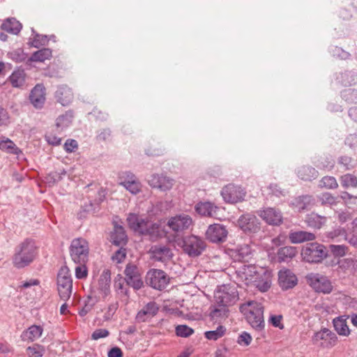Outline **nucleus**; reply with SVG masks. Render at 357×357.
Returning a JSON list of instances; mask_svg holds the SVG:
<instances>
[{"label":"nucleus","mask_w":357,"mask_h":357,"mask_svg":"<svg viewBox=\"0 0 357 357\" xmlns=\"http://www.w3.org/2000/svg\"><path fill=\"white\" fill-rule=\"evenodd\" d=\"M239 274L248 286L254 287L261 292L267 291L271 287L273 274L268 270L248 265L244 266Z\"/></svg>","instance_id":"obj_1"},{"label":"nucleus","mask_w":357,"mask_h":357,"mask_svg":"<svg viewBox=\"0 0 357 357\" xmlns=\"http://www.w3.org/2000/svg\"><path fill=\"white\" fill-rule=\"evenodd\" d=\"M240 312L251 327L257 331L264 328V307L255 301H248L240 305Z\"/></svg>","instance_id":"obj_2"},{"label":"nucleus","mask_w":357,"mask_h":357,"mask_svg":"<svg viewBox=\"0 0 357 357\" xmlns=\"http://www.w3.org/2000/svg\"><path fill=\"white\" fill-rule=\"evenodd\" d=\"M36 246L29 240L22 243L13 257V264L17 268H23L29 265L36 256Z\"/></svg>","instance_id":"obj_3"},{"label":"nucleus","mask_w":357,"mask_h":357,"mask_svg":"<svg viewBox=\"0 0 357 357\" xmlns=\"http://www.w3.org/2000/svg\"><path fill=\"white\" fill-rule=\"evenodd\" d=\"M303 259L308 263H320L328 256L326 248L317 242L306 244L301 250Z\"/></svg>","instance_id":"obj_4"},{"label":"nucleus","mask_w":357,"mask_h":357,"mask_svg":"<svg viewBox=\"0 0 357 357\" xmlns=\"http://www.w3.org/2000/svg\"><path fill=\"white\" fill-rule=\"evenodd\" d=\"M70 254L73 261L77 264H84L89 259V245L83 238H77L72 241Z\"/></svg>","instance_id":"obj_5"},{"label":"nucleus","mask_w":357,"mask_h":357,"mask_svg":"<svg viewBox=\"0 0 357 357\" xmlns=\"http://www.w3.org/2000/svg\"><path fill=\"white\" fill-rule=\"evenodd\" d=\"M130 228L142 234L153 236L158 234V226L151 222L139 218L137 215L130 213L127 218Z\"/></svg>","instance_id":"obj_6"},{"label":"nucleus","mask_w":357,"mask_h":357,"mask_svg":"<svg viewBox=\"0 0 357 357\" xmlns=\"http://www.w3.org/2000/svg\"><path fill=\"white\" fill-rule=\"evenodd\" d=\"M73 280L70 270L67 266H62L57 275V290L61 299L67 301L72 294Z\"/></svg>","instance_id":"obj_7"},{"label":"nucleus","mask_w":357,"mask_h":357,"mask_svg":"<svg viewBox=\"0 0 357 357\" xmlns=\"http://www.w3.org/2000/svg\"><path fill=\"white\" fill-rule=\"evenodd\" d=\"M308 284L317 293L329 294L333 289L332 282L326 275L310 273L306 276Z\"/></svg>","instance_id":"obj_8"},{"label":"nucleus","mask_w":357,"mask_h":357,"mask_svg":"<svg viewBox=\"0 0 357 357\" xmlns=\"http://www.w3.org/2000/svg\"><path fill=\"white\" fill-rule=\"evenodd\" d=\"M221 195L225 202L235 204L244 200L246 191L239 185L229 184L222 188Z\"/></svg>","instance_id":"obj_9"},{"label":"nucleus","mask_w":357,"mask_h":357,"mask_svg":"<svg viewBox=\"0 0 357 357\" xmlns=\"http://www.w3.org/2000/svg\"><path fill=\"white\" fill-rule=\"evenodd\" d=\"M183 251L189 256L197 257L201 255L205 249L204 241L196 236H190L183 241Z\"/></svg>","instance_id":"obj_10"},{"label":"nucleus","mask_w":357,"mask_h":357,"mask_svg":"<svg viewBox=\"0 0 357 357\" xmlns=\"http://www.w3.org/2000/svg\"><path fill=\"white\" fill-rule=\"evenodd\" d=\"M312 342L322 348H331L337 342V335L327 328H322L314 333L312 337Z\"/></svg>","instance_id":"obj_11"},{"label":"nucleus","mask_w":357,"mask_h":357,"mask_svg":"<svg viewBox=\"0 0 357 357\" xmlns=\"http://www.w3.org/2000/svg\"><path fill=\"white\" fill-rule=\"evenodd\" d=\"M125 280L128 285L135 289H139L143 287L142 273L139 268L133 264H128L124 271Z\"/></svg>","instance_id":"obj_12"},{"label":"nucleus","mask_w":357,"mask_h":357,"mask_svg":"<svg viewBox=\"0 0 357 357\" xmlns=\"http://www.w3.org/2000/svg\"><path fill=\"white\" fill-rule=\"evenodd\" d=\"M214 299L217 304L224 305L228 308L229 306L233 305L237 301L238 295L236 291L223 286L215 291Z\"/></svg>","instance_id":"obj_13"},{"label":"nucleus","mask_w":357,"mask_h":357,"mask_svg":"<svg viewBox=\"0 0 357 357\" xmlns=\"http://www.w3.org/2000/svg\"><path fill=\"white\" fill-rule=\"evenodd\" d=\"M146 281L153 288L161 290L169 283V278L163 271L152 269L147 273Z\"/></svg>","instance_id":"obj_14"},{"label":"nucleus","mask_w":357,"mask_h":357,"mask_svg":"<svg viewBox=\"0 0 357 357\" xmlns=\"http://www.w3.org/2000/svg\"><path fill=\"white\" fill-rule=\"evenodd\" d=\"M237 222L240 229L247 234L257 233L261 228L257 217L248 213L242 215Z\"/></svg>","instance_id":"obj_15"},{"label":"nucleus","mask_w":357,"mask_h":357,"mask_svg":"<svg viewBox=\"0 0 357 357\" xmlns=\"http://www.w3.org/2000/svg\"><path fill=\"white\" fill-rule=\"evenodd\" d=\"M298 284V278L291 270L284 268L278 272V284L283 290L294 288Z\"/></svg>","instance_id":"obj_16"},{"label":"nucleus","mask_w":357,"mask_h":357,"mask_svg":"<svg viewBox=\"0 0 357 357\" xmlns=\"http://www.w3.org/2000/svg\"><path fill=\"white\" fill-rule=\"evenodd\" d=\"M110 281V273L108 271H104L100 277L98 287L93 291L95 297L98 299H104L109 294Z\"/></svg>","instance_id":"obj_17"},{"label":"nucleus","mask_w":357,"mask_h":357,"mask_svg":"<svg viewBox=\"0 0 357 357\" xmlns=\"http://www.w3.org/2000/svg\"><path fill=\"white\" fill-rule=\"evenodd\" d=\"M195 211L202 216L221 219L220 208L210 202H201L195 206Z\"/></svg>","instance_id":"obj_18"},{"label":"nucleus","mask_w":357,"mask_h":357,"mask_svg":"<svg viewBox=\"0 0 357 357\" xmlns=\"http://www.w3.org/2000/svg\"><path fill=\"white\" fill-rule=\"evenodd\" d=\"M227 236L226 228L220 224L211 225L206 232V238L213 243L222 242L226 239Z\"/></svg>","instance_id":"obj_19"},{"label":"nucleus","mask_w":357,"mask_h":357,"mask_svg":"<svg viewBox=\"0 0 357 357\" xmlns=\"http://www.w3.org/2000/svg\"><path fill=\"white\" fill-rule=\"evenodd\" d=\"M192 219L187 215H180L170 218L167 225L175 231L188 229L192 225Z\"/></svg>","instance_id":"obj_20"},{"label":"nucleus","mask_w":357,"mask_h":357,"mask_svg":"<svg viewBox=\"0 0 357 357\" xmlns=\"http://www.w3.org/2000/svg\"><path fill=\"white\" fill-rule=\"evenodd\" d=\"M149 253L152 259L162 262L170 260L173 256L171 250L165 245L152 246Z\"/></svg>","instance_id":"obj_21"},{"label":"nucleus","mask_w":357,"mask_h":357,"mask_svg":"<svg viewBox=\"0 0 357 357\" xmlns=\"http://www.w3.org/2000/svg\"><path fill=\"white\" fill-rule=\"evenodd\" d=\"M258 214L269 225H278L282 222L281 213L273 208H268L265 210L260 211Z\"/></svg>","instance_id":"obj_22"},{"label":"nucleus","mask_w":357,"mask_h":357,"mask_svg":"<svg viewBox=\"0 0 357 357\" xmlns=\"http://www.w3.org/2000/svg\"><path fill=\"white\" fill-rule=\"evenodd\" d=\"M42 326L33 324L24 330L21 335V339L24 342H32L38 340L43 335Z\"/></svg>","instance_id":"obj_23"},{"label":"nucleus","mask_w":357,"mask_h":357,"mask_svg":"<svg viewBox=\"0 0 357 357\" xmlns=\"http://www.w3.org/2000/svg\"><path fill=\"white\" fill-rule=\"evenodd\" d=\"M149 184L153 187L166 191L170 190L174 185V181L167 176L153 175L149 180Z\"/></svg>","instance_id":"obj_24"},{"label":"nucleus","mask_w":357,"mask_h":357,"mask_svg":"<svg viewBox=\"0 0 357 357\" xmlns=\"http://www.w3.org/2000/svg\"><path fill=\"white\" fill-rule=\"evenodd\" d=\"M31 102L35 107H41L45 101V88L43 84H36L30 94Z\"/></svg>","instance_id":"obj_25"},{"label":"nucleus","mask_w":357,"mask_h":357,"mask_svg":"<svg viewBox=\"0 0 357 357\" xmlns=\"http://www.w3.org/2000/svg\"><path fill=\"white\" fill-rule=\"evenodd\" d=\"M159 310V307L154 302L147 303L137 314V319L140 321H145L148 319L155 316Z\"/></svg>","instance_id":"obj_26"},{"label":"nucleus","mask_w":357,"mask_h":357,"mask_svg":"<svg viewBox=\"0 0 357 357\" xmlns=\"http://www.w3.org/2000/svg\"><path fill=\"white\" fill-rule=\"evenodd\" d=\"M57 101L62 105H68L73 100V93L71 89L67 86H62L56 92Z\"/></svg>","instance_id":"obj_27"},{"label":"nucleus","mask_w":357,"mask_h":357,"mask_svg":"<svg viewBox=\"0 0 357 357\" xmlns=\"http://www.w3.org/2000/svg\"><path fill=\"white\" fill-rule=\"evenodd\" d=\"M289 238L292 243H301L305 241H313L316 238L313 233L305 231H291Z\"/></svg>","instance_id":"obj_28"},{"label":"nucleus","mask_w":357,"mask_h":357,"mask_svg":"<svg viewBox=\"0 0 357 357\" xmlns=\"http://www.w3.org/2000/svg\"><path fill=\"white\" fill-rule=\"evenodd\" d=\"M229 310L227 307L217 304L215 302L210 307L209 316L213 320L220 321L228 317Z\"/></svg>","instance_id":"obj_29"},{"label":"nucleus","mask_w":357,"mask_h":357,"mask_svg":"<svg viewBox=\"0 0 357 357\" xmlns=\"http://www.w3.org/2000/svg\"><path fill=\"white\" fill-rule=\"evenodd\" d=\"M112 242L116 245H124L127 242V235L122 226L115 225L114 231L111 234Z\"/></svg>","instance_id":"obj_30"},{"label":"nucleus","mask_w":357,"mask_h":357,"mask_svg":"<svg viewBox=\"0 0 357 357\" xmlns=\"http://www.w3.org/2000/svg\"><path fill=\"white\" fill-rule=\"evenodd\" d=\"M0 150L7 153L19 155L22 153L21 150L9 138L3 137L0 140Z\"/></svg>","instance_id":"obj_31"},{"label":"nucleus","mask_w":357,"mask_h":357,"mask_svg":"<svg viewBox=\"0 0 357 357\" xmlns=\"http://www.w3.org/2000/svg\"><path fill=\"white\" fill-rule=\"evenodd\" d=\"M292 205L298 212L309 209L313 205V198L312 196L305 195L297 197L294 199Z\"/></svg>","instance_id":"obj_32"},{"label":"nucleus","mask_w":357,"mask_h":357,"mask_svg":"<svg viewBox=\"0 0 357 357\" xmlns=\"http://www.w3.org/2000/svg\"><path fill=\"white\" fill-rule=\"evenodd\" d=\"M298 177L304 181H312L318 176V172L312 167L303 166L298 171Z\"/></svg>","instance_id":"obj_33"},{"label":"nucleus","mask_w":357,"mask_h":357,"mask_svg":"<svg viewBox=\"0 0 357 357\" xmlns=\"http://www.w3.org/2000/svg\"><path fill=\"white\" fill-rule=\"evenodd\" d=\"M305 222L310 227L320 229L326 224V218L316 213H312L307 216Z\"/></svg>","instance_id":"obj_34"},{"label":"nucleus","mask_w":357,"mask_h":357,"mask_svg":"<svg viewBox=\"0 0 357 357\" xmlns=\"http://www.w3.org/2000/svg\"><path fill=\"white\" fill-rule=\"evenodd\" d=\"M296 255L297 250L293 246L281 248L278 252V257L280 261H287L294 258Z\"/></svg>","instance_id":"obj_35"},{"label":"nucleus","mask_w":357,"mask_h":357,"mask_svg":"<svg viewBox=\"0 0 357 357\" xmlns=\"http://www.w3.org/2000/svg\"><path fill=\"white\" fill-rule=\"evenodd\" d=\"M1 28L3 30L7 32L13 34H17L22 29V25L17 20H16L14 18H12L8 19L6 21H4L1 24Z\"/></svg>","instance_id":"obj_36"},{"label":"nucleus","mask_w":357,"mask_h":357,"mask_svg":"<svg viewBox=\"0 0 357 357\" xmlns=\"http://www.w3.org/2000/svg\"><path fill=\"white\" fill-rule=\"evenodd\" d=\"M333 325L335 330L339 335L348 336L350 334V331L347 326L346 319L342 317L334 319Z\"/></svg>","instance_id":"obj_37"},{"label":"nucleus","mask_w":357,"mask_h":357,"mask_svg":"<svg viewBox=\"0 0 357 357\" xmlns=\"http://www.w3.org/2000/svg\"><path fill=\"white\" fill-rule=\"evenodd\" d=\"M52 56V50L49 48H43L38 51L35 52L29 60L36 62H44L45 60L50 59Z\"/></svg>","instance_id":"obj_38"},{"label":"nucleus","mask_w":357,"mask_h":357,"mask_svg":"<svg viewBox=\"0 0 357 357\" xmlns=\"http://www.w3.org/2000/svg\"><path fill=\"white\" fill-rule=\"evenodd\" d=\"M26 74L24 70H15L9 77V80L14 87L22 86L25 82Z\"/></svg>","instance_id":"obj_39"},{"label":"nucleus","mask_w":357,"mask_h":357,"mask_svg":"<svg viewBox=\"0 0 357 357\" xmlns=\"http://www.w3.org/2000/svg\"><path fill=\"white\" fill-rule=\"evenodd\" d=\"M251 254L250 247L244 244L234 251L233 256L238 261L245 260Z\"/></svg>","instance_id":"obj_40"},{"label":"nucleus","mask_w":357,"mask_h":357,"mask_svg":"<svg viewBox=\"0 0 357 357\" xmlns=\"http://www.w3.org/2000/svg\"><path fill=\"white\" fill-rule=\"evenodd\" d=\"M44 353V347L38 344H34L28 347L26 350V354L28 357H43Z\"/></svg>","instance_id":"obj_41"},{"label":"nucleus","mask_w":357,"mask_h":357,"mask_svg":"<svg viewBox=\"0 0 357 357\" xmlns=\"http://www.w3.org/2000/svg\"><path fill=\"white\" fill-rule=\"evenodd\" d=\"M340 183L344 188H356L357 186V177L351 174L341 176Z\"/></svg>","instance_id":"obj_42"},{"label":"nucleus","mask_w":357,"mask_h":357,"mask_svg":"<svg viewBox=\"0 0 357 357\" xmlns=\"http://www.w3.org/2000/svg\"><path fill=\"white\" fill-rule=\"evenodd\" d=\"M119 184L125 187L132 194H137L141 190V185L137 179L132 181H120Z\"/></svg>","instance_id":"obj_43"},{"label":"nucleus","mask_w":357,"mask_h":357,"mask_svg":"<svg viewBox=\"0 0 357 357\" xmlns=\"http://www.w3.org/2000/svg\"><path fill=\"white\" fill-rule=\"evenodd\" d=\"M225 333V328L222 326H220L215 331H206L205 333V337L208 340H217L218 339L222 337Z\"/></svg>","instance_id":"obj_44"},{"label":"nucleus","mask_w":357,"mask_h":357,"mask_svg":"<svg viewBox=\"0 0 357 357\" xmlns=\"http://www.w3.org/2000/svg\"><path fill=\"white\" fill-rule=\"evenodd\" d=\"M318 198L322 205L332 206L337 203V197H334L329 192L322 193Z\"/></svg>","instance_id":"obj_45"},{"label":"nucleus","mask_w":357,"mask_h":357,"mask_svg":"<svg viewBox=\"0 0 357 357\" xmlns=\"http://www.w3.org/2000/svg\"><path fill=\"white\" fill-rule=\"evenodd\" d=\"M337 186V182L333 176H324L320 181V187L321 188L335 189Z\"/></svg>","instance_id":"obj_46"},{"label":"nucleus","mask_w":357,"mask_h":357,"mask_svg":"<svg viewBox=\"0 0 357 357\" xmlns=\"http://www.w3.org/2000/svg\"><path fill=\"white\" fill-rule=\"evenodd\" d=\"M331 252L335 257H343L347 252V247L343 245H331L329 246Z\"/></svg>","instance_id":"obj_47"},{"label":"nucleus","mask_w":357,"mask_h":357,"mask_svg":"<svg viewBox=\"0 0 357 357\" xmlns=\"http://www.w3.org/2000/svg\"><path fill=\"white\" fill-rule=\"evenodd\" d=\"M194 333L193 329L186 325H178L176 327V333L178 336L187 337Z\"/></svg>","instance_id":"obj_48"},{"label":"nucleus","mask_w":357,"mask_h":357,"mask_svg":"<svg viewBox=\"0 0 357 357\" xmlns=\"http://www.w3.org/2000/svg\"><path fill=\"white\" fill-rule=\"evenodd\" d=\"M72 122V116L69 114L61 115L56 119V126L58 128H66L70 126Z\"/></svg>","instance_id":"obj_49"},{"label":"nucleus","mask_w":357,"mask_h":357,"mask_svg":"<svg viewBox=\"0 0 357 357\" xmlns=\"http://www.w3.org/2000/svg\"><path fill=\"white\" fill-rule=\"evenodd\" d=\"M118 309V303H114L109 304L106 309H105L104 319L105 320H109L112 318Z\"/></svg>","instance_id":"obj_50"},{"label":"nucleus","mask_w":357,"mask_h":357,"mask_svg":"<svg viewBox=\"0 0 357 357\" xmlns=\"http://www.w3.org/2000/svg\"><path fill=\"white\" fill-rule=\"evenodd\" d=\"M252 340V336L247 332H243L238 337V343L240 345L248 346Z\"/></svg>","instance_id":"obj_51"},{"label":"nucleus","mask_w":357,"mask_h":357,"mask_svg":"<svg viewBox=\"0 0 357 357\" xmlns=\"http://www.w3.org/2000/svg\"><path fill=\"white\" fill-rule=\"evenodd\" d=\"M339 268L344 272L354 265V261L351 258H345L337 261Z\"/></svg>","instance_id":"obj_52"},{"label":"nucleus","mask_w":357,"mask_h":357,"mask_svg":"<svg viewBox=\"0 0 357 357\" xmlns=\"http://www.w3.org/2000/svg\"><path fill=\"white\" fill-rule=\"evenodd\" d=\"M126 257V251L123 248H120L116 252H115L114 255L112 256V259L116 263H121Z\"/></svg>","instance_id":"obj_53"},{"label":"nucleus","mask_w":357,"mask_h":357,"mask_svg":"<svg viewBox=\"0 0 357 357\" xmlns=\"http://www.w3.org/2000/svg\"><path fill=\"white\" fill-rule=\"evenodd\" d=\"M78 147V144L75 139H68L64 144V149L68 153H72L75 151Z\"/></svg>","instance_id":"obj_54"},{"label":"nucleus","mask_w":357,"mask_h":357,"mask_svg":"<svg viewBox=\"0 0 357 357\" xmlns=\"http://www.w3.org/2000/svg\"><path fill=\"white\" fill-rule=\"evenodd\" d=\"M46 141L52 145H59L61 142V139L53 133L49 132L45 135Z\"/></svg>","instance_id":"obj_55"},{"label":"nucleus","mask_w":357,"mask_h":357,"mask_svg":"<svg viewBox=\"0 0 357 357\" xmlns=\"http://www.w3.org/2000/svg\"><path fill=\"white\" fill-rule=\"evenodd\" d=\"M109 335V331L106 329H103V328H100V329H97L93 333H92V339L93 340H98L100 338H103V337H107Z\"/></svg>","instance_id":"obj_56"},{"label":"nucleus","mask_w":357,"mask_h":357,"mask_svg":"<svg viewBox=\"0 0 357 357\" xmlns=\"http://www.w3.org/2000/svg\"><path fill=\"white\" fill-rule=\"evenodd\" d=\"M82 266H79L75 268V275L79 279H82L86 277L87 275V270L84 264H81Z\"/></svg>","instance_id":"obj_57"},{"label":"nucleus","mask_w":357,"mask_h":357,"mask_svg":"<svg viewBox=\"0 0 357 357\" xmlns=\"http://www.w3.org/2000/svg\"><path fill=\"white\" fill-rule=\"evenodd\" d=\"M13 351V347L8 342H0V354H7Z\"/></svg>","instance_id":"obj_58"},{"label":"nucleus","mask_w":357,"mask_h":357,"mask_svg":"<svg viewBox=\"0 0 357 357\" xmlns=\"http://www.w3.org/2000/svg\"><path fill=\"white\" fill-rule=\"evenodd\" d=\"M120 181H132L137 179L136 176L130 172H123L119 176Z\"/></svg>","instance_id":"obj_59"},{"label":"nucleus","mask_w":357,"mask_h":357,"mask_svg":"<svg viewBox=\"0 0 357 357\" xmlns=\"http://www.w3.org/2000/svg\"><path fill=\"white\" fill-rule=\"evenodd\" d=\"M271 324L275 326L278 327L280 329H282L284 328L283 324L281 323L282 321V316H273L271 319Z\"/></svg>","instance_id":"obj_60"},{"label":"nucleus","mask_w":357,"mask_h":357,"mask_svg":"<svg viewBox=\"0 0 357 357\" xmlns=\"http://www.w3.org/2000/svg\"><path fill=\"white\" fill-rule=\"evenodd\" d=\"M108 357H123V353L120 348L114 347L108 352Z\"/></svg>","instance_id":"obj_61"},{"label":"nucleus","mask_w":357,"mask_h":357,"mask_svg":"<svg viewBox=\"0 0 357 357\" xmlns=\"http://www.w3.org/2000/svg\"><path fill=\"white\" fill-rule=\"evenodd\" d=\"M8 119L7 111L0 106V123H3Z\"/></svg>","instance_id":"obj_62"},{"label":"nucleus","mask_w":357,"mask_h":357,"mask_svg":"<svg viewBox=\"0 0 357 357\" xmlns=\"http://www.w3.org/2000/svg\"><path fill=\"white\" fill-rule=\"evenodd\" d=\"M338 217L340 222L342 223L351 218V214L349 212H342L339 214Z\"/></svg>","instance_id":"obj_63"},{"label":"nucleus","mask_w":357,"mask_h":357,"mask_svg":"<svg viewBox=\"0 0 357 357\" xmlns=\"http://www.w3.org/2000/svg\"><path fill=\"white\" fill-rule=\"evenodd\" d=\"M349 114L351 118L357 121V107L350 109Z\"/></svg>","instance_id":"obj_64"}]
</instances>
